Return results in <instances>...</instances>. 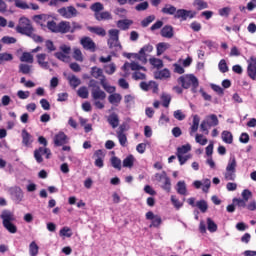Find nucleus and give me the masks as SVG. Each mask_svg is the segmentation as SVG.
Here are the masks:
<instances>
[{"label": "nucleus", "instance_id": "nucleus-1", "mask_svg": "<svg viewBox=\"0 0 256 256\" xmlns=\"http://www.w3.org/2000/svg\"><path fill=\"white\" fill-rule=\"evenodd\" d=\"M163 14L174 15V19H179L181 22H185L188 19H194L197 16V12L194 10L178 9L171 4H166L161 10Z\"/></svg>", "mask_w": 256, "mask_h": 256}, {"label": "nucleus", "instance_id": "nucleus-2", "mask_svg": "<svg viewBox=\"0 0 256 256\" xmlns=\"http://www.w3.org/2000/svg\"><path fill=\"white\" fill-rule=\"evenodd\" d=\"M0 218L2 219L3 228H6L8 233H17V226L12 223L15 221V217L11 211H3Z\"/></svg>", "mask_w": 256, "mask_h": 256}, {"label": "nucleus", "instance_id": "nucleus-3", "mask_svg": "<svg viewBox=\"0 0 256 256\" xmlns=\"http://www.w3.org/2000/svg\"><path fill=\"white\" fill-rule=\"evenodd\" d=\"M179 84L184 89H189L192 86V90H196L199 87V81L194 74H186L185 76H180L178 79Z\"/></svg>", "mask_w": 256, "mask_h": 256}, {"label": "nucleus", "instance_id": "nucleus-4", "mask_svg": "<svg viewBox=\"0 0 256 256\" xmlns=\"http://www.w3.org/2000/svg\"><path fill=\"white\" fill-rule=\"evenodd\" d=\"M89 87L91 88V97L94 101H105L106 93L100 89L99 83L95 79L89 81Z\"/></svg>", "mask_w": 256, "mask_h": 256}, {"label": "nucleus", "instance_id": "nucleus-5", "mask_svg": "<svg viewBox=\"0 0 256 256\" xmlns=\"http://www.w3.org/2000/svg\"><path fill=\"white\" fill-rule=\"evenodd\" d=\"M237 172V160L235 159V156H231L227 165V168L225 169L224 178L227 181H234L237 175L235 174Z\"/></svg>", "mask_w": 256, "mask_h": 256}, {"label": "nucleus", "instance_id": "nucleus-6", "mask_svg": "<svg viewBox=\"0 0 256 256\" xmlns=\"http://www.w3.org/2000/svg\"><path fill=\"white\" fill-rule=\"evenodd\" d=\"M154 47L150 44H146L144 47H142L139 51V53L131 54L133 58L139 60L141 64H147L148 63V56L151 52H153Z\"/></svg>", "mask_w": 256, "mask_h": 256}, {"label": "nucleus", "instance_id": "nucleus-7", "mask_svg": "<svg viewBox=\"0 0 256 256\" xmlns=\"http://www.w3.org/2000/svg\"><path fill=\"white\" fill-rule=\"evenodd\" d=\"M16 32L22 35H29L31 32H34V28L31 24V20L27 18H20L19 24L16 27Z\"/></svg>", "mask_w": 256, "mask_h": 256}, {"label": "nucleus", "instance_id": "nucleus-8", "mask_svg": "<svg viewBox=\"0 0 256 256\" xmlns=\"http://www.w3.org/2000/svg\"><path fill=\"white\" fill-rule=\"evenodd\" d=\"M57 13L60 14V16L63 19H73L77 17L78 10L76 9L75 6H67V7H62L58 9Z\"/></svg>", "mask_w": 256, "mask_h": 256}, {"label": "nucleus", "instance_id": "nucleus-9", "mask_svg": "<svg viewBox=\"0 0 256 256\" xmlns=\"http://www.w3.org/2000/svg\"><path fill=\"white\" fill-rule=\"evenodd\" d=\"M42 155H46V159H50L52 153L51 150L48 147H39L38 149L34 150V158L36 160V163L42 164L44 159Z\"/></svg>", "mask_w": 256, "mask_h": 256}, {"label": "nucleus", "instance_id": "nucleus-10", "mask_svg": "<svg viewBox=\"0 0 256 256\" xmlns=\"http://www.w3.org/2000/svg\"><path fill=\"white\" fill-rule=\"evenodd\" d=\"M80 45L83 46L85 51H90L94 53L97 51V44L93 41L91 37H83L80 39Z\"/></svg>", "mask_w": 256, "mask_h": 256}, {"label": "nucleus", "instance_id": "nucleus-11", "mask_svg": "<svg viewBox=\"0 0 256 256\" xmlns=\"http://www.w3.org/2000/svg\"><path fill=\"white\" fill-rule=\"evenodd\" d=\"M105 156H106V153L101 149L94 152V155L92 156V158L95 159L94 161L95 167H97L98 169L104 168Z\"/></svg>", "mask_w": 256, "mask_h": 256}, {"label": "nucleus", "instance_id": "nucleus-12", "mask_svg": "<svg viewBox=\"0 0 256 256\" xmlns=\"http://www.w3.org/2000/svg\"><path fill=\"white\" fill-rule=\"evenodd\" d=\"M247 75L252 80H256V57L251 56L250 59L247 60Z\"/></svg>", "mask_w": 256, "mask_h": 256}, {"label": "nucleus", "instance_id": "nucleus-13", "mask_svg": "<svg viewBox=\"0 0 256 256\" xmlns=\"http://www.w3.org/2000/svg\"><path fill=\"white\" fill-rule=\"evenodd\" d=\"M146 220L152 221L150 224V228H159L162 223L161 217L155 216L153 211H148L146 213Z\"/></svg>", "mask_w": 256, "mask_h": 256}, {"label": "nucleus", "instance_id": "nucleus-14", "mask_svg": "<svg viewBox=\"0 0 256 256\" xmlns=\"http://www.w3.org/2000/svg\"><path fill=\"white\" fill-rule=\"evenodd\" d=\"M139 87L142 91H150L152 90L153 93H157L159 91V85L155 81L150 82H141Z\"/></svg>", "mask_w": 256, "mask_h": 256}, {"label": "nucleus", "instance_id": "nucleus-15", "mask_svg": "<svg viewBox=\"0 0 256 256\" xmlns=\"http://www.w3.org/2000/svg\"><path fill=\"white\" fill-rule=\"evenodd\" d=\"M68 143V137L63 132H58L53 138V144L56 147L65 146Z\"/></svg>", "mask_w": 256, "mask_h": 256}, {"label": "nucleus", "instance_id": "nucleus-16", "mask_svg": "<svg viewBox=\"0 0 256 256\" xmlns=\"http://www.w3.org/2000/svg\"><path fill=\"white\" fill-rule=\"evenodd\" d=\"M50 16L47 14H40V15H34L33 21L41 26L42 28L46 27L48 25V22H51Z\"/></svg>", "mask_w": 256, "mask_h": 256}, {"label": "nucleus", "instance_id": "nucleus-17", "mask_svg": "<svg viewBox=\"0 0 256 256\" xmlns=\"http://www.w3.org/2000/svg\"><path fill=\"white\" fill-rule=\"evenodd\" d=\"M36 60H37L41 69L47 70V69L50 68L49 62L46 61L47 60V54L40 53V54L36 55Z\"/></svg>", "mask_w": 256, "mask_h": 256}, {"label": "nucleus", "instance_id": "nucleus-18", "mask_svg": "<svg viewBox=\"0 0 256 256\" xmlns=\"http://www.w3.org/2000/svg\"><path fill=\"white\" fill-rule=\"evenodd\" d=\"M11 197L13 201H15L17 204H20V202L23 199V191L20 187H16L11 189Z\"/></svg>", "mask_w": 256, "mask_h": 256}, {"label": "nucleus", "instance_id": "nucleus-19", "mask_svg": "<svg viewBox=\"0 0 256 256\" xmlns=\"http://www.w3.org/2000/svg\"><path fill=\"white\" fill-rule=\"evenodd\" d=\"M160 177V180H164L162 185V189L164 191L170 192L171 191V179L167 176L166 172L163 171L162 174H157Z\"/></svg>", "mask_w": 256, "mask_h": 256}, {"label": "nucleus", "instance_id": "nucleus-20", "mask_svg": "<svg viewBox=\"0 0 256 256\" xmlns=\"http://www.w3.org/2000/svg\"><path fill=\"white\" fill-rule=\"evenodd\" d=\"M71 31V23L69 21H61L58 23L57 33L66 34Z\"/></svg>", "mask_w": 256, "mask_h": 256}, {"label": "nucleus", "instance_id": "nucleus-21", "mask_svg": "<svg viewBox=\"0 0 256 256\" xmlns=\"http://www.w3.org/2000/svg\"><path fill=\"white\" fill-rule=\"evenodd\" d=\"M107 123L110 124L113 129H115L120 125V118L115 112H113L110 116L107 117Z\"/></svg>", "mask_w": 256, "mask_h": 256}, {"label": "nucleus", "instance_id": "nucleus-22", "mask_svg": "<svg viewBox=\"0 0 256 256\" xmlns=\"http://www.w3.org/2000/svg\"><path fill=\"white\" fill-rule=\"evenodd\" d=\"M33 143L32 135L26 129L22 131V144L25 147L31 146Z\"/></svg>", "mask_w": 256, "mask_h": 256}, {"label": "nucleus", "instance_id": "nucleus-23", "mask_svg": "<svg viewBox=\"0 0 256 256\" xmlns=\"http://www.w3.org/2000/svg\"><path fill=\"white\" fill-rule=\"evenodd\" d=\"M107 44H108V47L114 52L122 51V45L120 43V40L108 39Z\"/></svg>", "mask_w": 256, "mask_h": 256}, {"label": "nucleus", "instance_id": "nucleus-24", "mask_svg": "<svg viewBox=\"0 0 256 256\" xmlns=\"http://www.w3.org/2000/svg\"><path fill=\"white\" fill-rule=\"evenodd\" d=\"M174 36L173 27L171 25H165L161 29V37L171 39Z\"/></svg>", "mask_w": 256, "mask_h": 256}, {"label": "nucleus", "instance_id": "nucleus-25", "mask_svg": "<svg viewBox=\"0 0 256 256\" xmlns=\"http://www.w3.org/2000/svg\"><path fill=\"white\" fill-rule=\"evenodd\" d=\"M95 19L98 22L107 21L112 19V15L109 11L97 12L95 13Z\"/></svg>", "mask_w": 256, "mask_h": 256}, {"label": "nucleus", "instance_id": "nucleus-26", "mask_svg": "<svg viewBox=\"0 0 256 256\" xmlns=\"http://www.w3.org/2000/svg\"><path fill=\"white\" fill-rule=\"evenodd\" d=\"M117 138L119 141L120 146L122 147H126L127 146V136L124 133V129L122 128V126L120 127V130L117 132Z\"/></svg>", "mask_w": 256, "mask_h": 256}, {"label": "nucleus", "instance_id": "nucleus-27", "mask_svg": "<svg viewBox=\"0 0 256 256\" xmlns=\"http://www.w3.org/2000/svg\"><path fill=\"white\" fill-rule=\"evenodd\" d=\"M88 31L91 33L96 34L99 37H106V30L103 27H93V26H89L88 27Z\"/></svg>", "mask_w": 256, "mask_h": 256}, {"label": "nucleus", "instance_id": "nucleus-28", "mask_svg": "<svg viewBox=\"0 0 256 256\" xmlns=\"http://www.w3.org/2000/svg\"><path fill=\"white\" fill-rule=\"evenodd\" d=\"M203 122L208 123V127H217L218 124L220 123V121L218 120L215 114L207 116L206 120H203Z\"/></svg>", "mask_w": 256, "mask_h": 256}, {"label": "nucleus", "instance_id": "nucleus-29", "mask_svg": "<svg viewBox=\"0 0 256 256\" xmlns=\"http://www.w3.org/2000/svg\"><path fill=\"white\" fill-rule=\"evenodd\" d=\"M192 6H194L197 11L209 9V4L204 0H194V2H192Z\"/></svg>", "mask_w": 256, "mask_h": 256}, {"label": "nucleus", "instance_id": "nucleus-30", "mask_svg": "<svg viewBox=\"0 0 256 256\" xmlns=\"http://www.w3.org/2000/svg\"><path fill=\"white\" fill-rule=\"evenodd\" d=\"M122 101V96L120 93H113L110 96H108V102H110L111 105H118Z\"/></svg>", "mask_w": 256, "mask_h": 256}, {"label": "nucleus", "instance_id": "nucleus-31", "mask_svg": "<svg viewBox=\"0 0 256 256\" xmlns=\"http://www.w3.org/2000/svg\"><path fill=\"white\" fill-rule=\"evenodd\" d=\"M70 87L74 89L78 88L81 85V79H78L76 75L72 74L67 77Z\"/></svg>", "mask_w": 256, "mask_h": 256}, {"label": "nucleus", "instance_id": "nucleus-32", "mask_svg": "<svg viewBox=\"0 0 256 256\" xmlns=\"http://www.w3.org/2000/svg\"><path fill=\"white\" fill-rule=\"evenodd\" d=\"M171 45L167 42H160L157 44L156 50H157V55L160 56L163 53H165V51H167L168 49H170Z\"/></svg>", "mask_w": 256, "mask_h": 256}, {"label": "nucleus", "instance_id": "nucleus-33", "mask_svg": "<svg viewBox=\"0 0 256 256\" xmlns=\"http://www.w3.org/2000/svg\"><path fill=\"white\" fill-rule=\"evenodd\" d=\"M200 119L199 116H194L192 120V126L190 128V136L193 137L194 133H197L199 128Z\"/></svg>", "mask_w": 256, "mask_h": 256}, {"label": "nucleus", "instance_id": "nucleus-34", "mask_svg": "<svg viewBox=\"0 0 256 256\" xmlns=\"http://www.w3.org/2000/svg\"><path fill=\"white\" fill-rule=\"evenodd\" d=\"M171 77V73H170V70L168 69H163V70H160V71H157L155 73V78L156 79H167V78H170Z\"/></svg>", "mask_w": 256, "mask_h": 256}, {"label": "nucleus", "instance_id": "nucleus-35", "mask_svg": "<svg viewBox=\"0 0 256 256\" xmlns=\"http://www.w3.org/2000/svg\"><path fill=\"white\" fill-rule=\"evenodd\" d=\"M132 24V20H118L117 27L120 28V30L126 31Z\"/></svg>", "mask_w": 256, "mask_h": 256}, {"label": "nucleus", "instance_id": "nucleus-36", "mask_svg": "<svg viewBox=\"0 0 256 256\" xmlns=\"http://www.w3.org/2000/svg\"><path fill=\"white\" fill-rule=\"evenodd\" d=\"M5 1H7L9 3H14L16 8H18V9L27 10L29 8L27 2L22 1V0H5Z\"/></svg>", "mask_w": 256, "mask_h": 256}, {"label": "nucleus", "instance_id": "nucleus-37", "mask_svg": "<svg viewBox=\"0 0 256 256\" xmlns=\"http://www.w3.org/2000/svg\"><path fill=\"white\" fill-rule=\"evenodd\" d=\"M222 141L226 144L231 145L233 143V135L231 132L224 130L222 132Z\"/></svg>", "mask_w": 256, "mask_h": 256}, {"label": "nucleus", "instance_id": "nucleus-38", "mask_svg": "<svg viewBox=\"0 0 256 256\" xmlns=\"http://www.w3.org/2000/svg\"><path fill=\"white\" fill-rule=\"evenodd\" d=\"M34 58L33 55L29 52H24L22 56H20V62L33 64Z\"/></svg>", "mask_w": 256, "mask_h": 256}, {"label": "nucleus", "instance_id": "nucleus-39", "mask_svg": "<svg viewBox=\"0 0 256 256\" xmlns=\"http://www.w3.org/2000/svg\"><path fill=\"white\" fill-rule=\"evenodd\" d=\"M177 192L181 196H186L187 195V186L185 185L184 181H179L177 183Z\"/></svg>", "mask_w": 256, "mask_h": 256}, {"label": "nucleus", "instance_id": "nucleus-40", "mask_svg": "<svg viewBox=\"0 0 256 256\" xmlns=\"http://www.w3.org/2000/svg\"><path fill=\"white\" fill-rule=\"evenodd\" d=\"M39 254V246L34 241L29 244V255L37 256Z\"/></svg>", "mask_w": 256, "mask_h": 256}, {"label": "nucleus", "instance_id": "nucleus-41", "mask_svg": "<svg viewBox=\"0 0 256 256\" xmlns=\"http://www.w3.org/2000/svg\"><path fill=\"white\" fill-rule=\"evenodd\" d=\"M192 150V147L190 146V144H186V145H183L181 147H178L177 148V156H182L184 154H187L189 151Z\"/></svg>", "mask_w": 256, "mask_h": 256}, {"label": "nucleus", "instance_id": "nucleus-42", "mask_svg": "<svg viewBox=\"0 0 256 256\" xmlns=\"http://www.w3.org/2000/svg\"><path fill=\"white\" fill-rule=\"evenodd\" d=\"M48 30L52 33H57L59 24H57L54 20L47 21L46 26Z\"/></svg>", "mask_w": 256, "mask_h": 256}, {"label": "nucleus", "instance_id": "nucleus-43", "mask_svg": "<svg viewBox=\"0 0 256 256\" xmlns=\"http://www.w3.org/2000/svg\"><path fill=\"white\" fill-rule=\"evenodd\" d=\"M196 207L200 209L201 213H206L209 209V205H207V202L205 200H200L196 202Z\"/></svg>", "mask_w": 256, "mask_h": 256}, {"label": "nucleus", "instance_id": "nucleus-44", "mask_svg": "<svg viewBox=\"0 0 256 256\" xmlns=\"http://www.w3.org/2000/svg\"><path fill=\"white\" fill-rule=\"evenodd\" d=\"M13 56L10 53H0V65H3L5 62L12 61Z\"/></svg>", "mask_w": 256, "mask_h": 256}, {"label": "nucleus", "instance_id": "nucleus-45", "mask_svg": "<svg viewBox=\"0 0 256 256\" xmlns=\"http://www.w3.org/2000/svg\"><path fill=\"white\" fill-rule=\"evenodd\" d=\"M90 9L94 13H100L104 10V5L101 2H95L90 6Z\"/></svg>", "mask_w": 256, "mask_h": 256}, {"label": "nucleus", "instance_id": "nucleus-46", "mask_svg": "<svg viewBox=\"0 0 256 256\" xmlns=\"http://www.w3.org/2000/svg\"><path fill=\"white\" fill-rule=\"evenodd\" d=\"M217 228V224L211 218H207L208 231H210V233H216Z\"/></svg>", "mask_w": 256, "mask_h": 256}, {"label": "nucleus", "instance_id": "nucleus-47", "mask_svg": "<svg viewBox=\"0 0 256 256\" xmlns=\"http://www.w3.org/2000/svg\"><path fill=\"white\" fill-rule=\"evenodd\" d=\"M91 76L98 79L99 77L103 76V70L98 68L97 66H94L91 68Z\"/></svg>", "mask_w": 256, "mask_h": 256}, {"label": "nucleus", "instance_id": "nucleus-48", "mask_svg": "<svg viewBox=\"0 0 256 256\" xmlns=\"http://www.w3.org/2000/svg\"><path fill=\"white\" fill-rule=\"evenodd\" d=\"M170 201L172 202V205L174 206V208L177 210L181 209L184 205V203L179 201V199L175 195H172L170 197Z\"/></svg>", "mask_w": 256, "mask_h": 256}, {"label": "nucleus", "instance_id": "nucleus-49", "mask_svg": "<svg viewBox=\"0 0 256 256\" xmlns=\"http://www.w3.org/2000/svg\"><path fill=\"white\" fill-rule=\"evenodd\" d=\"M150 64L158 70L163 68V60L158 58H151Z\"/></svg>", "mask_w": 256, "mask_h": 256}, {"label": "nucleus", "instance_id": "nucleus-50", "mask_svg": "<svg viewBox=\"0 0 256 256\" xmlns=\"http://www.w3.org/2000/svg\"><path fill=\"white\" fill-rule=\"evenodd\" d=\"M130 69H131V71H135V72H139L140 70L147 72V68H145L142 65H139L137 62H131Z\"/></svg>", "mask_w": 256, "mask_h": 256}, {"label": "nucleus", "instance_id": "nucleus-51", "mask_svg": "<svg viewBox=\"0 0 256 256\" xmlns=\"http://www.w3.org/2000/svg\"><path fill=\"white\" fill-rule=\"evenodd\" d=\"M78 96L81 98V99H88L89 97V91H88V88L87 87H80L78 89Z\"/></svg>", "mask_w": 256, "mask_h": 256}, {"label": "nucleus", "instance_id": "nucleus-52", "mask_svg": "<svg viewBox=\"0 0 256 256\" xmlns=\"http://www.w3.org/2000/svg\"><path fill=\"white\" fill-rule=\"evenodd\" d=\"M134 165V157L132 155L127 156V158H125L123 160V167L124 168H132Z\"/></svg>", "mask_w": 256, "mask_h": 256}, {"label": "nucleus", "instance_id": "nucleus-53", "mask_svg": "<svg viewBox=\"0 0 256 256\" xmlns=\"http://www.w3.org/2000/svg\"><path fill=\"white\" fill-rule=\"evenodd\" d=\"M218 69L220 73H227L229 71V68L225 59H222L219 61Z\"/></svg>", "mask_w": 256, "mask_h": 256}, {"label": "nucleus", "instance_id": "nucleus-54", "mask_svg": "<svg viewBox=\"0 0 256 256\" xmlns=\"http://www.w3.org/2000/svg\"><path fill=\"white\" fill-rule=\"evenodd\" d=\"M155 15H149L144 20L141 21V27H148L151 23L155 21Z\"/></svg>", "mask_w": 256, "mask_h": 256}, {"label": "nucleus", "instance_id": "nucleus-55", "mask_svg": "<svg viewBox=\"0 0 256 256\" xmlns=\"http://www.w3.org/2000/svg\"><path fill=\"white\" fill-rule=\"evenodd\" d=\"M111 164H112V167L114 169H117V170L121 171V169H122V167H121V160L118 157L113 156L111 158Z\"/></svg>", "mask_w": 256, "mask_h": 256}, {"label": "nucleus", "instance_id": "nucleus-56", "mask_svg": "<svg viewBox=\"0 0 256 256\" xmlns=\"http://www.w3.org/2000/svg\"><path fill=\"white\" fill-rule=\"evenodd\" d=\"M135 81L139 80H147V74L141 73L139 71H135L131 76Z\"/></svg>", "mask_w": 256, "mask_h": 256}, {"label": "nucleus", "instance_id": "nucleus-57", "mask_svg": "<svg viewBox=\"0 0 256 256\" xmlns=\"http://www.w3.org/2000/svg\"><path fill=\"white\" fill-rule=\"evenodd\" d=\"M19 73L28 75L29 73H31V66L27 65V64H20L19 65Z\"/></svg>", "mask_w": 256, "mask_h": 256}, {"label": "nucleus", "instance_id": "nucleus-58", "mask_svg": "<svg viewBox=\"0 0 256 256\" xmlns=\"http://www.w3.org/2000/svg\"><path fill=\"white\" fill-rule=\"evenodd\" d=\"M45 47H46V50H47L48 54L56 51V46L54 45V42L51 41V40H46Z\"/></svg>", "mask_w": 256, "mask_h": 256}, {"label": "nucleus", "instance_id": "nucleus-59", "mask_svg": "<svg viewBox=\"0 0 256 256\" xmlns=\"http://www.w3.org/2000/svg\"><path fill=\"white\" fill-rule=\"evenodd\" d=\"M149 9V2H140L138 5L135 6V10L138 12H142Z\"/></svg>", "mask_w": 256, "mask_h": 256}, {"label": "nucleus", "instance_id": "nucleus-60", "mask_svg": "<svg viewBox=\"0 0 256 256\" xmlns=\"http://www.w3.org/2000/svg\"><path fill=\"white\" fill-rule=\"evenodd\" d=\"M108 35H110V39L108 40H119L120 31L118 29H110Z\"/></svg>", "mask_w": 256, "mask_h": 256}, {"label": "nucleus", "instance_id": "nucleus-61", "mask_svg": "<svg viewBox=\"0 0 256 256\" xmlns=\"http://www.w3.org/2000/svg\"><path fill=\"white\" fill-rule=\"evenodd\" d=\"M73 58L75 59V61L83 62L82 51L79 48L74 49Z\"/></svg>", "mask_w": 256, "mask_h": 256}, {"label": "nucleus", "instance_id": "nucleus-62", "mask_svg": "<svg viewBox=\"0 0 256 256\" xmlns=\"http://www.w3.org/2000/svg\"><path fill=\"white\" fill-rule=\"evenodd\" d=\"M25 36L30 37L36 43H43V41H44L42 36H39V35L35 34L34 32H30V34H25Z\"/></svg>", "mask_w": 256, "mask_h": 256}, {"label": "nucleus", "instance_id": "nucleus-63", "mask_svg": "<svg viewBox=\"0 0 256 256\" xmlns=\"http://www.w3.org/2000/svg\"><path fill=\"white\" fill-rule=\"evenodd\" d=\"M161 99H162V106L164 108H168L170 106V103H171V96L167 95V94H163Z\"/></svg>", "mask_w": 256, "mask_h": 256}, {"label": "nucleus", "instance_id": "nucleus-64", "mask_svg": "<svg viewBox=\"0 0 256 256\" xmlns=\"http://www.w3.org/2000/svg\"><path fill=\"white\" fill-rule=\"evenodd\" d=\"M105 72L108 75H112L113 73L116 72V65L115 64H110V65H106L105 67Z\"/></svg>", "mask_w": 256, "mask_h": 256}]
</instances>
